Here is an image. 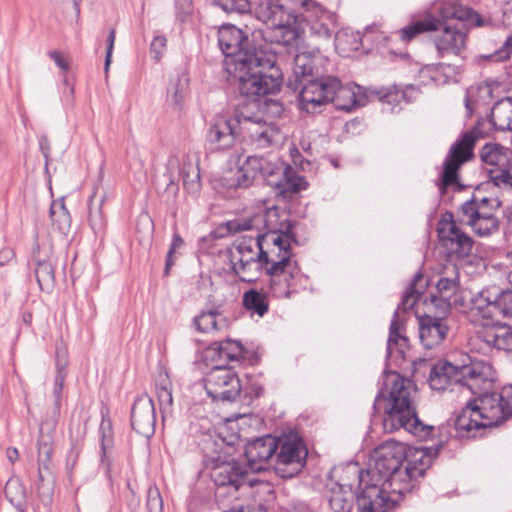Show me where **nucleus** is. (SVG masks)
I'll return each instance as SVG.
<instances>
[{
	"mask_svg": "<svg viewBox=\"0 0 512 512\" xmlns=\"http://www.w3.org/2000/svg\"><path fill=\"white\" fill-rule=\"evenodd\" d=\"M218 44L226 56V71L239 92L247 97L274 94L280 90L282 72L276 54L251 47L248 36L232 24L218 30Z\"/></svg>",
	"mask_w": 512,
	"mask_h": 512,
	"instance_id": "nucleus-1",
	"label": "nucleus"
},
{
	"mask_svg": "<svg viewBox=\"0 0 512 512\" xmlns=\"http://www.w3.org/2000/svg\"><path fill=\"white\" fill-rule=\"evenodd\" d=\"M419 459L401 470L404 452L401 444L386 441L377 447L367 469L368 484L358 494L356 512H389L398 504L402 490L394 487L403 475L410 480L422 477L430 462V457L422 451Z\"/></svg>",
	"mask_w": 512,
	"mask_h": 512,
	"instance_id": "nucleus-2",
	"label": "nucleus"
},
{
	"mask_svg": "<svg viewBox=\"0 0 512 512\" xmlns=\"http://www.w3.org/2000/svg\"><path fill=\"white\" fill-rule=\"evenodd\" d=\"M277 212H268L266 216L257 214L250 218L235 219L227 222V229L230 233H238L257 229L265 224L268 231L256 235L255 245L259 248L257 258L266 264L268 274L273 278V284L280 285L281 278L289 288L295 283L293 279L295 267L291 262V243L297 240L292 232L293 224L289 220H283L277 226L272 225V218Z\"/></svg>",
	"mask_w": 512,
	"mask_h": 512,
	"instance_id": "nucleus-3",
	"label": "nucleus"
},
{
	"mask_svg": "<svg viewBox=\"0 0 512 512\" xmlns=\"http://www.w3.org/2000/svg\"><path fill=\"white\" fill-rule=\"evenodd\" d=\"M414 383L397 372L385 375L384 383L375 397L373 410L382 413L383 429L393 433L399 429L424 438L432 427L421 422L417 415Z\"/></svg>",
	"mask_w": 512,
	"mask_h": 512,
	"instance_id": "nucleus-4",
	"label": "nucleus"
},
{
	"mask_svg": "<svg viewBox=\"0 0 512 512\" xmlns=\"http://www.w3.org/2000/svg\"><path fill=\"white\" fill-rule=\"evenodd\" d=\"M440 14L443 19H456L462 22L460 25H445L442 29L435 30L433 42L440 57L461 56L466 48L467 32L464 24L472 27L490 25V19L482 17L473 9L456 1H448L441 5ZM441 23L438 25V27Z\"/></svg>",
	"mask_w": 512,
	"mask_h": 512,
	"instance_id": "nucleus-5",
	"label": "nucleus"
},
{
	"mask_svg": "<svg viewBox=\"0 0 512 512\" xmlns=\"http://www.w3.org/2000/svg\"><path fill=\"white\" fill-rule=\"evenodd\" d=\"M510 417L503 397L488 391L468 402L456 416L454 425L459 437H475L477 431L496 427Z\"/></svg>",
	"mask_w": 512,
	"mask_h": 512,
	"instance_id": "nucleus-6",
	"label": "nucleus"
},
{
	"mask_svg": "<svg viewBox=\"0 0 512 512\" xmlns=\"http://www.w3.org/2000/svg\"><path fill=\"white\" fill-rule=\"evenodd\" d=\"M291 166L272 163L262 156H248L234 174V183L230 187L248 188L258 176L267 180L269 185L284 187L283 191L297 193L307 188V182L301 176H294Z\"/></svg>",
	"mask_w": 512,
	"mask_h": 512,
	"instance_id": "nucleus-7",
	"label": "nucleus"
},
{
	"mask_svg": "<svg viewBox=\"0 0 512 512\" xmlns=\"http://www.w3.org/2000/svg\"><path fill=\"white\" fill-rule=\"evenodd\" d=\"M255 17L267 25L265 41L285 48L287 53L295 51L300 35L295 15L273 0H263L255 7Z\"/></svg>",
	"mask_w": 512,
	"mask_h": 512,
	"instance_id": "nucleus-8",
	"label": "nucleus"
},
{
	"mask_svg": "<svg viewBox=\"0 0 512 512\" xmlns=\"http://www.w3.org/2000/svg\"><path fill=\"white\" fill-rule=\"evenodd\" d=\"M308 456L303 439L294 432L277 437L273 469L282 478H292L304 468Z\"/></svg>",
	"mask_w": 512,
	"mask_h": 512,
	"instance_id": "nucleus-9",
	"label": "nucleus"
},
{
	"mask_svg": "<svg viewBox=\"0 0 512 512\" xmlns=\"http://www.w3.org/2000/svg\"><path fill=\"white\" fill-rule=\"evenodd\" d=\"M478 130L466 131L450 148L449 154L444 162L441 184L439 190L445 193L447 187L456 186L461 190L462 186L458 181V170L462 164L473 157V148L479 139Z\"/></svg>",
	"mask_w": 512,
	"mask_h": 512,
	"instance_id": "nucleus-10",
	"label": "nucleus"
},
{
	"mask_svg": "<svg viewBox=\"0 0 512 512\" xmlns=\"http://www.w3.org/2000/svg\"><path fill=\"white\" fill-rule=\"evenodd\" d=\"M257 107L255 101L248 102L235 111L234 118L219 117L210 125L206 139L216 149H228L232 147L240 134L244 120H256L257 117L248 113V108Z\"/></svg>",
	"mask_w": 512,
	"mask_h": 512,
	"instance_id": "nucleus-11",
	"label": "nucleus"
},
{
	"mask_svg": "<svg viewBox=\"0 0 512 512\" xmlns=\"http://www.w3.org/2000/svg\"><path fill=\"white\" fill-rule=\"evenodd\" d=\"M205 390L213 400L233 402L242 390L240 379L233 366L216 364L204 378Z\"/></svg>",
	"mask_w": 512,
	"mask_h": 512,
	"instance_id": "nucleus-12",
	"label": "nucleus"
},
{
	"mask_svg": "<svg viewBox=\"0 0 512 512\" xmlns=\"http://www.w3.org/2000/svg\"><path fill=\"white\" fill-rule=\"evenodd\" d=\"M479 156L484 164L493 167L488 170V176L495 186L512 188V149L498 143H486Z\"/></svg>",
	"mask_w": 512,
	"mask_h": 512,
	"instance_id": "nucleus-13",
	"label": "nucleus"
},
{
	"mask_svg": "<svg viewBox=\"0 0 512 512\" xmlns=\"http://www.w3.org/2000/svg\"><path fill=\"white\" fill-rule=\"evenodd\" d=\"M301 6L309 35L318 41L330 42L337 28V14L313 0H303Z\"/></svg>",
	"mask_w": 512,
	"mask_h": 512,
	"instance_id": "nucleus-14",
	"label": "nucleus"
},
{
	"mask_svg": "<svg viewBox=\"0 0 512 512\" xmlns=\"http://www.w3.org/2000/svg\"><path fill=\"white\" fill-rule=\"evenodd\" d=\"M337 78L321 76L296 84L299 89V107L307 113H314L317 108L329 102L333 88L337 86Z\"/></svg>",
	"mask_w": 512,
	"mask_h": 512,
	"instance_id": "nucleus-15",
	"label": "nucleus"
},
{
	"mask_svg": "<svg viewBox=\"0 0 512 512\" xmlns=\"http://www.w3.org/2000/svg\"><path fill=\"white\" fill-rule=\"evenodd\" d=\"M494 381L495 371L489 362L473 360L469 364L459 366V386L477 397L488 392Z\"/></svg>",
	"mask_w": 512,
	"mask_h": 512,
	"instance_id": "nucleus-16",
	"label": "nucleus"
},
{
	"mask_svg": "<svg viewBox=\"0 0 512 512\" xmlns=\"http://www.w3.org/2000/svg\"><path fill=\"white\" fill-rule=\"evenodd\" d=\"M443 216L438 225V235L449 255L464 259L471 255L474 241L462 231L454 221L452 214Z\"/></svg>",
	"mask_w": 512,
	"mask_h": 512,
	"instance_id": "nucleus-17",
	"label": "nucleus"
},
{
	"mask_svg": "<svg viewBox=\"0 0 512 512\" xmlns=\"http://www.w3.org/2000/svg\"><path fill=\"white\" fill-rule=\"evenodd\" d=\"M254 108L255 107L250 106L248 113L251 116L257 117V121L244 120V125H250L245 128L250 132L252 146L256 150L278 147L284 140L283 133L275 124L263 121L262 115L259 112L252 113V109Z\"/></svg>",
	"mask_w": 512,
	"mask_h": 512,
	"instance_id": "nucleus-18",
	"label": "nucleus"
},
{
	"mask_svg": "<svg viewBox=\"0 0 512 512\" xmlns=\"http://www.w3.org/2000/svg\"><path fill=\"white\" fill-rule=\"evenodd\" d=\"M211 478L216 486L228 487L233 491H238L245 485H253V481L249 479L248 468L238 461L216 463Z\"/></svg>",
	"mask_w": 512,
	"mask_h": 512,
	"instance_id": "nucleus-19",
	"label": "nucleus"
},
{
	"mask_svg": "<svg viewBox=\"0 0 512 512\" xmlns=\"http://www.w3.org/2000/svg\"><path fill=\"white\" fill-rule=\"evenodd\" d=\"M277 451V437L266 435L249 442L245 447V455L249 467L253 471L265 470L273 467L274 455Z\"/></svg>",
	"mask_w": 512,
	"mask_h": 512,
	"instance_id": "nucleus-20",
	"label": "nucleus"
},
{
	"mask_svg": "<svg viewBox=\"0 0 512 512\" xmlns=\"http://www.w3.org/2000/svg\"><path fill=\"white\" fill-rule=\"evenodd\" d=\"M460 221L472 227L481 236H489L499 229V220L490 211H482L472 202H464L460 207Z\"/></svg>",
	"mask_w": 512,
	"mask_h": 512,
	"instance_id": "nucleus-21",
	"label": "nucleus"
},
{
	"mask_svg": "<svg viewBox=\"0 0 512 512\" xmlns=\"http://www.w3.org/2000/svg\"><path fill=\"white\" fill-rule=\"evenodd\" d=\"M156 424L155 406L151 397L142 394L134 401L131 410V426L140 435L149 438Z\"/></svg>",
	"mask_w": 512,
	"mask_h": 512,
	"instance_id": "nucleus-22",
	"label": "nucleus"
},
{
	"mask_svg": "<svg viewBox=\"0 0 512 512\" xmlns=\"http://www.w3.org/2000/svg\"><path fill=\"white\" fill-rule=\"evenodd\" d=\"M327 484H337L341 488H351L353 491L358 488L360 493L368 484L367 470L364 472L356 463L334 467Z\"/></svg>",
	"mask_w": 512,
	"mask_h": 512,
	"instance_id": "nucleus-23",
	"label": "nucleus"
},
{
	"mask_svg": "<svg viewBox=\"0 0 512 512\" xmlns=\"http://www.w3.org/2000/svg\"><path fill=\"white\" fill-rule=\"evenodd\" d=\"M419 337L423 346L431 349L441 344L449 331L442 317L423 315L418 317Z\"/></svg>",
	"mask_w": 512,
	"mask_h": 512,
	"instance_id": "nucleus-24",
	"label": "nucleus"
},
{
	"mask_svg": "<svg viewBox=\"0 0 512 512\" xmlns=\"http://www.w3.org/2000/svg\"><path fill=\"white\" fill-rule=\"evenodd\" d=\"M337 84L329 97V102L333 103L336 109L350 112L366 104L368 93H363L360 86H342L338 78Z\"/></svg>",
	"mask_w": 512,
	"mask_h": 512,
	"instance_id": "nucleus-25",
	"label": "nucleus"
},
{
	"mask_svg": "<svg viewBox=\"0 0 512 512\" xmlns=\"http://www.w3.org/2000/svg\"><path fill=\"white\" fill-rule=\"evenodd\" d=\"M459 295L455 298V302L460 301V305L465 312L476 311L482 317H490V307L495 308L493 295L491 290H458Z\"/></svg>",
	"mask_w": 512,
	"mask_h": 512,
	"instance_id": "nucleus-26",
	"label": "nucleus"
},
{
	"mask_svg": "<svg viewBox=\"0 0 512 512\" xmlns=\"http://www.w3.org/2000/svg\"><path fill=\"white\" fill-rule=\"evenodd\" d=\"M207 353L209 357L216 362V364L227 365V363L230 362L239 363L244 359L246 350L241 342L226 339L224 341L212 343L208 347Z\"/></svg>",
	"mask_w": 512,
	"mask_h": 512,
	"instance_id": "nucleus-27",
	"label": "nucleus"
},
{
	"mask_svg": "<svg viewBox=\"0 0 512 512\" xmlns=\"http://www.w3.org/2000/svg\"><path fill=\"white\" fill-rule=\"evenodd\" d=\"M459 366L448 361H439L431 368L428 382L433 390L442 391L451 385H458Z\"/></svg>",
	"mask_w": 512,
	"mask_h": 512,
	"instance_id": "nucleus-28",
	"label": "nucleus"
},
{
	"mask_svg": "<svg viewBox=\"0 0 512 512\" xmlns=\"http://www.w3.org/2000/svg\"><path fill=\"white\" fill-rule=\"evenodd\" d=\"M317 54L318 55L309 52H302L293 57L292 72L296 84H302L308 79L319 78V71L315 65L316 61L321 58L319 50H317Z\"/></svg>",
	"mask_w": 512,
	"mask_h": 512,
	"instance_id": "nucleus-29",
	"label": "nucleus"
},
{
	"mask_svg": "<svg viewBox=\"0 0 512 512\" xmlns=\"http://www.w3.org/2000/svg\"><path fill=\"white\" fill-rule=\"evenodd\" d=\"M404 322L398 316L397 312L394 313L390 328L389 338L387 341V351L390 357L397 355L405 358V351L409 347V339L403 335Z\"/></svg>",
	"mask_w": 512,
	"mask_h": 512,
	"instance_id": "nucleus-30",
	"label": "nucleus"
},
{
	"mask_svg": "<svg viewBox=\"0 0 512 512\" xmlns=\"http://www.w3.org/2000/svg\"><path fill=\"white\" fill-rule=\"evenodd\" d=\"M327 498L334 512H350L359 494L351 488H341L337 484H326Z\"/></svg>",
	"mask_w": 512,
	"mask_h": 512,
	"instance_id": "nucleus-31",
	"label": "nucleus"
},
{
	"mask_svg": "<svg viewBox=\"0 0 512 512\" xmlns=\"http://www.w3.org/2000/svg\"><path fill=\"white\" fill-rule=\"evenodd\" d=\"M196 329L204 333L218 332L228 328V319L215 309H207L194 318Z\"/></svg>",
	"mask_w": 512,
	"mask_h": 512,
	"instance_id": "nucleus-32",
	"label": "nucleus"
},
{
	"mask_svg": "<svg viewBox=\"0 0 512 512\" xmlns=\"http://www.w3.org/2000/svg\"><path fill=\"white\" fill-rule=\"evenodd\" d=\"M180 174L183 179V185L189 193L196 194L200 191L201 179L197 159L190 155H186L182 160Z\"/></svg>",
	"mask_w": 512,
	"mask_h": 512,
	"instance_id": "nucleus-33",
	"label": "nucleus"
},
{
	"mask_svg": "<svg viewBox=\"0 0 512 512\" xmlns=\"http://www.w3.org/2000/svg\"><path fill=\"white\" fill-rule=\"evenodd\" d=\"M491 121L498 130L512 131V97H506L493 106Z\"/></svg>",
	"mask_w": 512,
	"mask_h": 512,
	"instance_id": "nucleus-34",
	"label": "nucleus"
},
{
	"mask_svg": "<svg viewBox=\"0 0 512 512\" xmlns=\"http://www.w3.org/2000/svg\"><path fill=\"white\" fill-rule=\"evenodd\" d=\"M242 303L247 311L259 317H263L269 309L268 294L264 290H246Z\"/></svg>",
	"mask_w": 512,
	"mask_h": 512,
	"instance_id": "nucleus-35",
	"label": "nucleus"
},
{
	"mask_svg": "<svg viewBox=\"0 0 512 512\" xmlns=\"http://www.w3.org/2000/svg\"><path fill=\"white\" fill-rule=\"evenodd\" d=\"M5 496L18 512H26L28 507L27 492L18 478H10L5 485Z\"/></svg>",
	"mask_w": 512,
	"mask_h": 512,
	"instance_id": "nucleus-36",
	"label": "nucleus"
},
{
	"mask_svg": "<svg viewBox=\"0 0 512 512\" xmlns=\"http://www.w3.org/2000/svg\"><path fill=\"white\" fill-rule=\"evenodd\" d=\"M156 394L159 401L160 411L163 414V418H165L167 414H171L173 404L172 384L167 373L160 375V378L156 383Z\"/></svg>",
	"mask_w": 512,
	"mask_h": 512,
	"instance_id": "nucleus-37",
	"label": "nucleus"
},
{
	"mask_svg": "<svg viewBox=\"0 0 512 512\" xmlns=\"http://www.w3.org/2000/svg\"><path fill=\"white\" fill-rule=\"evenodd\" d=\"M439 24L440 21L434 17L416 21L400 30L401 39L410 41L421 33L437 30Z\"/></svg>",
	"mask_w": 512,
	"mask_h": 512,
	"instance_id": "nucleus-38",
	"label": "nucleus"
},
{
	"mask_svg": "<svg viewBox=\"0 0 512 512\" xmlns=\"http://www.w3.org/2000/svg\"><path fill=\"white\" fill-rule=\"evenodd\" d=\"M104 201L105 196L102 194L97 197L96 192L93 193L89 200V222L92 229L96 233L104 230L106 225V221L102 212Z\"/></svg>",
	"mask_w": 512,
	"mask_h": 512,
	"instance_id": "nucleus-39",
	"label": "nucleus"
},
{
	"mask_svg": "<svg viewBox=\"0 0 512 512\" xmlns=\"http://www.w3.org/2000/svg\"><path fill=\"white\" fill-rule=\"evenodd\" d=\"M64 378L62 375H57L55 380V394L56 400L55 404L50 412V415L44 419L40 424V432L47 430L48 432H52L55 430L59 417H60V393L62 390Z\"/></svg>",
	"mask_w": 512,
	"mask_h": 512,
	"instance_id": "nucleus-40",
	"label": "nucleus"
},
{
	"mask_svg": "<svg viewBox=\"0 0 512 512\" xmlns=\"http://www.w3.org/2000/svg\"><path fill=\"white\" fill-rule=\"evenodd\" d=\"M188 84L189 78L186 74L178 75L177 78L170 83L167 101L173 106H181V103L187 93Z\"/></svg>",
	"mask_w": 512,
	"mask_h": 512,
	"instance_id": "nucleus-41",
	"label": "nucleus"
},
{
	"mask_svg": "<svg viewBox=\"0 0 512 512\" xmlns=\"http://www.w3.org/2000/svg\"><path fill=\"white\" fill-rule=\"evenodd\" d=\"M50 217L61 233L66 234L69 231L71 217L63 201H56L51 204Z\"/></svg>",
	"mask_w": 512,
	"mask_h": 512,
	"instance_id": "nucleus-42",
	"label": "nucleus"
},
{
	"mask_svg": "<svg viewBox=\"0 0 512 512\" xmlns=\"http://www.w3.org/2000/svg\"><path fill=\"white\" fill-rule=\"evenodd\" d=\"M511 47H512V38L509 37L506 39V41L503 43V45L496 49L492 53L487 54H479L475 57V61L478 64H484V63H499L506 61L510 58L511 54Z\"/></svg>",
	"mask_w": 512,
	"mask_h": 512,
	"instance_id": "nucleus-43",
	"label": "nucleus"
},
{
	"mask_svg": "<svg viewBox=\"0 0 512 512\" xmlns=\"http://www.w3.org/2000/svg\"><path fill=\"white\" fill-rule=\"evenodd\" d=\"M211 4L227 14H244L251 11L249 0H211Z\"/></svg>",
	"mask_w": 512,
	"mask_h": 512,
	"instance_id": "nucleus-44",
	"label": "nucleus"
},
{
	"mask_svg": "<svg viewBox=\"0 0 512 512\" xmlns=\"http://www.w3.org/2000/svg\"><path fill=\"white\" fill-rule=\"evenodd\" d=\"M368 97L377 98L379 101L387 104H395L404 97V93L394 88H368Z\"/></svg>",
	"mask_w": 512,
	"mask_h": 512,
	"instance_id": "nucleus-45",
	"label": "nucleus"
},
{
	"mask_svg": "<svg viewBox=\"0 0 512 512\" xmlns=\"http://www.w3.org/2000/svg\"><path fill=\"white\" fill-rule=\"evenodd\" d=\"M35 277L39 288H49L54 284V270L46 261H38L35 268Z\"/></svg>",
	"mask_w": 512,
	"mask_h": 512,
	"instance_id": "nucleus-46",
	"label": "nucleus"
},
{
	"mask_svg": "<svg viewBox=\"0 0 512 512\" xmlns=\"http://www.w3.org/2000/svg\"><path fill=\"white\" fill-rule=\"evenodd\" d=\"M493 302L495 308L501 310L504 315L512 317V290H500L499 293H494Z\"/></svg>",
	"mask_w": 512,
	"mask_h": 512,
	"instance_id": "nucleus-47",
	"label": "nucleus"
},
{
	"mask_svg": "<svg viewBox=\"0 0 512 512\" xmlns=\"http://www.w3.org/2000/svg\"><path fill=\"white\" fill-rule=\"evenodd\" d=\"M238 253L241 255L238 259V263L234 264L236 273H239L238 265L241 269H244L247 264L255 260V253L252 249L251 244L246 241H242L237 246Z\"/></svg>",
	"mask_w": 512,
	"mask_h": 512,
	"instance_id": "nucleus-48",
	"label": "nucleus"
},
{
	"mask_svg": "<svg viewBox=\"0 0 512 512\" xmlns=\"http://www.w3.org/2000/svg\"><path fill=\"white\" fill-rule=\"evenodd\" d=\"M184 245V240L178 233L173 234L172 242L166 255L164 273L169 274V270L176 263V252Z\"/></svg>",
	"mask_w": 512,
	"mask_h": 512,
	"instance_id": "nucleus-49",
	"label": "nucleus"
},
{
	"mask_svg": "<svg viewBox=\"0 0 512 512\" xmlns=\"http://www.w3.org/2000/svg\"><path fill=\"white\" fill-rule=\"evenodd\" d=\"M101 430L103 431L102 438H101V463L102 465H106L107 471L109 470L110 463L108 461L107 452L112 448L113 440L111 437V424L110 422L107 423V430L108 434L105 433L106 430V424L102 422L101 424Z\"/></svg>",
	"mask_w": 512,
	"mask_h": 512,
	"instance_id": "nucleus-50",
	"label": "nucleus"
},
{
	"mask_svg": "<svg viewBox=\"0 0 512 512\" xmlns=\"http://www.w3.org/2000/svg\"><path fill=\"white\" fill-rule=\"evenodd\" d=\"M146 507L149 512L163 511V500L157 487H149L147 491Z\"/></svg>",
	"mask_w": 512,
	"mask_h": 512,
	"instance_id": "nucleus-51",
	"label": "nucleus"
},
{
	"mask_svg": "<svg viewBox=\"0 0 512 512\" xmlns=\"http://www.w3.org/2000/svg\"><path fill=\"white\" fill-rule=\"evenodd\" d=\"M182 162L177 155H170L167 159L166 170L168 173L169 185L174 184L180 177Z\"/></svg>",
	"mask_w": 512,
	"mask_h": 512,
	"instance_id": "nucleus-52",
	"label": "nucleus"
},
{
	"mask_svg": "<svg viewBox=\"0 0 512 512\" xmlns=\"http://www.w3.org/2000/svg\"><path fill=\"white\" fill-rule=\"evenodd\" d=\"M419 296V290H407V293L399 303L397 310L395 312H397V314L399 315L400 310L406 311L408 309H412Z\"/></svg>",
	"mask_w": 512,
	"mask_h": 512,
	"instance_id": "nucleus-53",
	"label": "nucleus"
},
{
	"mask_svg": "<svg viewBox=\"0 0 512 512\" xmlns=\"http://www.w3.org/2000/svg\"><path fill=\"white\" fill-rule=\"evenodd\" d=\"M466 202H472L477 207H481L482 211H489L488 208L495 209L500 206V201L498 199L483 197L481 199H477L473 196L470 200Z\"/></svg>",
	"mask_w": 512,
	"mask_h": 512,
	"instance_id": "nucleus-54",
	"label": "nucleus"
},
{
	"mask_svg": "<svg viewBox=\"0 0 512 512\" xmlns=\"http://www.w3.org/2000/svg\"><path fill=\"white\" fill-rule=\"evenodd\" d=\"M115 38H116V31L113 28L110 30L109 35L107 37V50H106L105 65H104V69H105L106 73L108 72L109 66L111 64Z\"/></svg>",
	"mask_w": 512,
	"mask_h": 512,
	"instance_id": "nucleus-55",
	"label": "nucleus"
},
{
	"mask_svg": "<svg viewBox=\"0 0 512 512\" xmlns=\"http://www.w3.org/2000/svg\"><path fill=\"white\" fill-rule=\"evenodd\" d=\"M166 46V38L163 36L154 37L151 43V52L155 53V59L159 60L163 48Z\"/></svg>",
	"mask_w": 512,
	"mask_h": 512,
	"instance_id": "nucleus-56",
	"label": "nucleus"
},
{
	"mask_svg": "<svg viewBox=\"0 0 512 512\" xmlns=\"http://www.w3.org/2000/svg\"><path fill=\"white\" fill-rule=\"evenodd\" d=\"M49 57L55 62V64L63 71H68L69 69V63L68 61L63 57L61 52L59 51H50L48 53Z\"/></svg>",
	"mask_w": 512,
	"mask_h": 512,
	"instance_id": "nucleus-57",
	"label": "nucleus"
},
{
	"mask_svg": "<svg viewBox=\"0 0 512 512\" xmlns=\"http://www.w3.org/2000/svg\"><path fill=\"white\" fill-rule=\"evenodd\" d=\"M15 262V252L11 248H3L0 250V267L10 265Z\"/></svg>",
	"mask_w": 512,
	"mask_h": 512,
	"instance_id": "nucleus-58",
	"label": "nucleus"
},
{
	"mask_svg": "<svg viewBox=\"0 0 512 512\" xmlns=\"http://www.w3.org/2000/svg\"><path fill=\"white\" fill-rule=\"evenodd\" d=\"M499 394L501 397H503V401L508 407V411L512 416V385L504 387Z\"/></svg>",
	"mask_w": 512,
	"mask_h": 512,
	"instance_id": "nucleus-59",
	"label": "nucleus"
},
{
	"mask_svg": "<svg viewBox=\"0 0 512 512\" xmlns=\"http://www.w3.org/2000/svg\"><path fill=\"white\" fill-rule=\"evenodd\" d=\"M39 148H40V150L46 160V164H47L48 160H49V155H50V142H49V139L47 136L42 135L39 138Z\"/></svg>",
	"mask_w": 512,
	"mask_h": 512,
	"instance_id": "nucleus-60",
	"label": "nucleus"
},
{
	"mask_svg": "<svg viewBox=\"0 0 512 512\" xmlns=\"http://www.w3.org/2000/svg\"><path fill=\"white\" fill-rule=\"evenodd\" d=\"M67 349L62 345L56 346V365L57 367L66 365Z\"/></svg>",
	"mask_w": 512,
	"mask_h": 512,
	"instance_id": "nucleus-61",
	"label": "nucleus"
},
{
	"mask_svg": "<svg viewBox=\"0 0 512 512\" xmlns=\"http://www.w3.org/2000/svg\"><path fill=\"white\" fill-rule=\"evenodd\" d=\"M458 278L449 279V278H440L436 284V288H451L458 286Z\"/></svg>",
	"mask_w": 512,
	"mask_h": 512,
	"instance_id": "nucleus-62",
	"label": "nucleus"
},
{
	"mask_svg": "<svg viewBox=\"0 0 512 512\" xmlns=\"http://www.w3.org/2000/svg\"><path fill=\"white\" fill-rule=\"evenodd\" d=\"M51 447L47 443H41L38 444V457L39 459L48 460L50 458L51 454Z\"/></svg>",
	"mask_w": 512,
	"mask_h": 512,
	"instance_id": "nucleus-63",
	"label": "nucleus"
},
{
	"mask_svg": "<svg viewBox=\"0 0 512 512\" xmlns=\"http://www.w3.org/2000/svg\"><path fill=\"white\" fill-rule=\"evenodd\" d=\"M222 304H223L222 299L216 297L215 295H209V297H208L209 308L208 309H215V310L219 311Z\"/></svg>",
	"mask_w": 512,
	"mask_h": 512,
	"instance_id": "nucleus-64",
	"label": "nucleus"
}]
</instances>
